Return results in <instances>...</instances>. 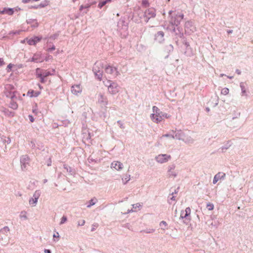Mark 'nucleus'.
<instances>
[{
    "label": "nucleus",
    "instance_id": "28",
    "mask_svg": "<svg viewBox=\"0 0 253 253\" xmlns=\"http://www.w3.org/2000/svg\"><path fill=\"white\" fill-rule=\"evenodd\" d=\"M161 114H162V121L164 119V118H166V119H168L170 117V115L167 114V113H163V112H161Z\"/></svg>",
    "mask_w": 253,
    "mask_h": 253
},
{
    "label": "nucleus",
    "instance_id": "6",
    "mask_svg": "<svg viewBox=\"0 0 253 253\" xmlns=\"http://www.w3.org/2000/svg\"><path fill=\"white\" fill-rule=\"evenodd\" d=\"M171 157L169 155L167 154H160L156 157V161L160 163H164L168 162Z\"/></svg>",
    "mask_w": 253,
    "mask_h": 253
},
{
    "label": "nucleus",
    "instance_id": "58",
    "mask_svg": "<svg viewBox=\"0 0 253 253\" xmlns=\"http://www.w3.org/2000/svg\"><path fill=\"white\" fill-rule=\"evenodd\" d=\"M101 97L103 98V96L102 95H100Z\"/></svg>",
    "mask_w": 253,
    "mask_h": 253
},
{
    "label": "nucleus",
    "instance_id": "44",
    "mask_svg": "<svg viewBox=\"0 0 253 253\" xmlns=\"http://www.w3.org/2000/svg\"><path fill=\"white\" fill-rule=\"evenodd\" d=\"M47 4H48V3H47V1H45V3H44V4H41L40 5V6L41 7H44L45 6L47 5Z\"/></svg>",
    "mask_w": 253,
    "mask_h": 253
},
{
    "label": "nucleus",
    "instance_id": "51",
    "mask_svg": "<svg viewBox=\"0 0 253 253\" xmlns=\"http://www.w3.org/2000/svg\"><path fill=\"white\" fill-rule=\"evenodd\" d=\"M209 208H208V210H210V211H211V210H212L213 209V207H208Z\"/></svg>",
    "mask_w": 253,
    "mask_h": 253
},
{
    "label": "nucleus",
    "instance_id": "8",
    "mask_svg": "<svg viewBox=\"0 0 253 253\" xmlns=\"http://www.w3.org/2000/svg\"><path fill=\"white\" fill-rule=\"evenodd\" d=\"M71 92L76 95H78L82 92V87L81 84H75L71 87Z\"/></svg>",
    "mask_w": 253,
    "mask_h": 253
},
{
    "label": "nucleus",
    "instance_id": "37",
    "mask_svg": "<svg viewBox=\"0 0 253 253\" xmlns=\"http://www.w3.org/2000/svg\"><path fill=\"white\" fill-rule=\"evenodd\" d=\"M142 4L145 7L149 5V3L147 0H143L142 2Z\"/></svg>",
    "mask_w": 253,
    "mask_h": 253
},
{
    "label": "nucleus",
    "instance_id": "25",
    "mask_svg": "<svg viewBox=\"0 0 253 253\" xmlns=\"http://www.w3.org/2000/svg\"><path fill=\"white\" fill-rule=\"evenodd\" d=\"M67 220V218L66 216L63 215V217L61 219V221L60 222V225H62L65 223Z\"/></svg>",
    "mask_w": 253,
    "mask_h": 253
},
{
    "label": "nucleus",
    "instance_id": "29",
    "mask_svg": "<svg viewBox=\"0 0 253 253\" xmlns=\"http://www.w3.org/2000/svg\"><path fill=\"white\" fill-rule=\"evenodd\" d=\"M53 237L54 238L57 239V240L54 239V240L55 241H58L59 240V233L58 232H55V233H54V234L53 235Z\"/></svg>",
    "mask_w": 253,
    "mask_h": 253
},
{
    "label": "nucleus",
    "instance_id": "57",
    "mask_svg": "<svg viewBox=\"0 0 253 253\" xmlns=\"http://www.w3.org/2000/svg\"><path fill=\"white\" fill-rule=\"evenodd\" d=\"M164 136H169V135H168V134H166V135H165Z\"/></svg>",
    "mask_w": 253,
    "mask_h": 253
},
{
    "label": "nucleus",
    "instance_id": "10",
    "mask_svg": "<svg viewBox=\"0 0 253 253\" xmlns=\"http://www.w3.org/2000/svg\"><path fill=\"white\" fill-rule=\"evenodd\" d=\"M14 13V9L11 8H4L3 10L0 9V14H7L8 15H12Z\"/></svg>",
    "mask_w": 253,
    "mask_h": 253
},
{
    "label": "nucleus",
    "instance_id": "39",
    "mask_svg": "<svg viewBox=\"0 0 253 253\" xmlns=\"http://www.w3.org/2000/svg\"><path fill=\"white\" fill-rule=\"evenodd\" d=\"M219 224V222H215L214 223H211V225L214 226L215 228H217L218 227Z\"/></svg>",
    "mask_w": 253,
    "mask_h": 253
},
{
    "label": "nucleus",
    "instance_id": "34",
    "mask_svg": "<svg viewBox=\"0 0 253 253\" xmlns=\"http://www.w3.org/2000/svg\"><path fill=\"white\" fill-rule=\"evenodd\" d=\"M42 74V76L44 77V78H46V77L51 75L49 71H46Z\"/></svg>",
    "mask_w": 253,
    "mask_h": 253
},
{
    "label": "nucleus",
    "instance_id": "52",
    "mask_svg": "<svg viewBox=\"0 0 253 253\" xmlns=\"http://www.w3.org/2000/svg\"><path fill=\"white\" fill-rule=\"evenodd\" d=\"M170 200H173V201H174V200H175L174 197L173 196H172L171 197Z\"/></svg>",
    "mask_w": 253,
    "mask_h": 253
},
{
    "label": "nucleus",
    "instance_id": "59",
    "mask_svg": "<svg viewBox=\"0 0 253 253\" xmlns=\"http://www.w3.org/2000/svg\"><path fill=\"white\" fill-rule=\"evenodd\" d=\"M117 16H119V14H118H118H117Z\"/></svg>",
    "mask_w": 253,
    "mask_h": 253
},
{
    "label": "nucleus",
    "instance_id": "1",
    "mask_svg": "<svg viewBox=\"0 0 253 253\" xmlns=\"http://www.w3.org/2000/svg\"><path fill=\"white\" fill-rule=\"evenodd\" d=\"M104 84L108 87V91L111 94L114 95L119 92L120 87L116 83L109 80Z\"/></svg>",
    "mask_w": 253,
    "mask_h": 253
},
{
    "label": "nucleus",
    "instance_id": "16",
    "mask_svg": "<svg viewBox=\"0 0 253 253\" xmlns=\"http://www.w3.org/2000/svg\"><path fill=\"white\" fill-rule=\"evenodd\" d=\"M168 174L169 177H175L176 175V173L174 171V167H170L169 169Z\"/></svg>",
    "mask_w": 253,
    "mask_h": 253
},
{
    "label": "nucleus",
    "instance_id": "24",
    "mask_svg": "<svg viewBox=\"0 0 253 253\" xmlns=\"http://www.w3.org/2000/svg\"><path fill=\"white\" fill-rule=\"evenodd\" d=\"M20 217L24 219H27L26 212L24 211H21L20 214Z\"/></svg>",
    "mask_w": 253,
    "mask_h": 253
},
{
    "label": "nucleus",
    "instance_id": "43",
    "mask_svg": "<svg viewBox=\"0 0 253 253\" xmlns=\"http://www.w3.org/2000/svg\"><path fill=\"white\" fill-rule=\"evenodd\" d=\"M29 118L31 122H33L34 121V118L32 115H29Z\"/></svg>",
    "mask_w": 253,
    "mask_h": 253
},
{
    "label": "nucleus",
    "instance_id": "48",
    "mask_svg": "<svg viewBox=\"0 0 253 253\" xmlns=\"http://www.w3.org/2000/svg\"><path fill=\"white\" fill-rule=\"evenodd\" d=\"M95 225H92V227L91 228V231H93L95 230Z\"/></svg>",
    "mask_w": 253,
    "mask_h": 253
},
{
    "label": "nucleus",
    "instance_id": "54",
    "mask_svg": "<svg viewBox=\"0 0 253 253\" xmlns=\"http://www.w3.org/2000/svg\"><path fill=\"white\" fill-rule=\"evenodd\" d=\"M232 32V30H230V31H228V33L229 34L231 33Z\"/></svg>",
    "mask_w": 253,
    "mask_h": 253
},
{
    "label": "nucleus",
    "instance_id": "49",
    "mask_svg": "<svg viewBox=\"0 0 253 253\" xmlns=\"http://www.w3.org/2000/svg\"><path fill=\"white\" fill-rule=\"evenodd\" d=\"M14 9V11H18V10H20L21 9L20 8H18V7H16L15 8H13Z\"/></svg>",
    "mask_w": 253,
    "mask_h": 253
},
{
    "label": "nucleus",
    "instance_id": "60",
    "mask_svg": "<svg viewBox=\"0 0 253 253\" xmlns=\"http://www.w3.org/2000/svg\"><path fill=\"white\" fill-rule=\"evenodd\" d=\"M243 92H245V90H243Z\"/></svg>",
    "mask_w": 253,
    "mask_h": 253
},
{
    "label": "nucleus",
    "instance_id": "3",
    "mask_svg": "<svg viewBox=\"0 0 253 253\" xmlns=\"http://www.w3.org/2000/svg\"><path fill=\"white\" fill-rule=\"evenodd\" d=\"M42 39V38L41 37L34 36L31 38H26L24 39L22 41V42L24 43L27 42V43L30 45H35L38 42H40Z\"/></svg>",
    "mask_w": 253,
    "mask_h": 253
},
{
    "label": "nucleus",
    "instance_id": "33",
    "mask_svg": "<svg viewBox=\"0 0 253 253\" xmlns=\"http://www.w3.org/2000/svg\"><path fill=\"white\" fill-rule=\"evenodd\" d=\"M180 20L178 21V20H173L172 19L171 20V23L172 24V25H178L179 23H180Z\"/></svg>",
    "mask_w": 253,
    "mask_h": 253
},
{
    "label": "nucleus",
    "instance_id": "55",
    "mask_svg": "<svg viewBox=\"0 0 253 253\" xmlns=\"http://www.w3.org/2000/svg\"><path fill=\"white\" fill-rule=\"evenodd\" d=\"M105 1H107V2H111L112 1V0H106Z\"/></svg>",
    "mask_w": 253,
    "mask_h": 253
},
{
    "label": "nucleus",
    "instance_id": "36",
    "mask_svg": "<svg viewBox=\"0 0 253 253\" xmlns=\"http://www.w3.org/2000/svg\"><path fill=\"white\" fill-rule=\"evenodd\" d=\"M185 212H184V211H181V213H180V217H181V218H188V217H187V216H186V215H185Z\"/></svg>",
    "mask_w": 253,
    "mask_h": 253
},
{
    "label": "nucleus",
    "instance_id": "38",
    "mask_svg": "<svg viewBox=\"0 0 253 253\" xmlns=\"http://www.w3.org/2000/svg\"><path fill=\"white\" fill-rule=\"evenodd\" d=\"M85 224V220H82L81 221H79L78 223V226H83Z\"/></svg>",
    "mask_w": 253,
    "mask_h": 253
},
{
    "label": "nucleus",
    "instance_id": "50",
    "mask_svg": "<svg viewBox=\"0 0 253 253\" xmlns=\"http://www.w3.org/2000/svg\"><path fill=\"white\" fill-rule=\"evenodd\" d=\"M125 227H126V228H128V229H130V228H129V224H128V223H127V224H126L125 225Z\"/></svg>",
    "mask_w": 253,
    "mask_h": 253
},
{
    "label": "nucleus",
    "instance_id": "46",
    "mask_svg": "<svg viewBox=\"0 0 253 253\" xmlns=\"http://www.w3.org/2000/svg\"><path fill=\"white\" fill-rule=\"evenodd\" d=\"M44 252V253H51V251L48 249H45Z\"/></svg>",
    "mask_w": 253,
    "mask_h": 253
},
{
    "label": "nucleus",
    "instance_id": "4",
    "mask_svg": "<svg viewBox=\"0 0 253 253\" xmlns=\"http://www.w3.org/2000/svg\"><path fill=\"white\" fill-rule=\"evenodd\" d=\"M5 89L6 92H7L9 94H6L7 96H8L11 98H13L16 95V91L15 90L14 86L10 84H7L5 86Z\"/></svg>",
    "mask_w": 253,
    "mask_h": 253
},
{
    "label": "nucleus",
    "instance_id": "45",
    "mask_svg": "<svg viewBox=\"0 0 253 253\" xmlns=\"http://www.w3.org/2000/svg\"><path fill=\"white\" fill-rule=\"evenodd\" d=\"M178 18H180V20L183 19V17H184V15L183 14H181V15H177L176 16Z\"/></svg>",
    "mask_w": 253,
    "mask_h": 253
},
{
    "label": "nucleus",
    "instance_id": "9",
    "mask_svg": "<svg viewBox=\"0 0 253 253\" xmlns=\"http://www.w3.org/2000/svg\"><path fill=\"white\" fill-rule=\"evenodd\" d=\"M31 61L35 62H42V53L40 52L35 53L31 59Z\"/></svg>",
    "mask_w": 253,
    "mask_h": 253
},
{
    "label": "nucleus",
    "instance_id": "47",
    "mask_svg": "<svg viewBox=\"0 0 253 253\" xmlns=\"http://www.w3.org/2000/svg\"><path fill=\"white\" fill-rule=\"evenodd\" d=\"M31 0H22V2L26 3H28V2H30Z\"/></svg>",
    "mask_w": 253,
    "mask_h": 253
},
{
    "label": "nucleus",
    "instance_id": "31",
    "mask_svg": "<svg viewBox=\"0 0 253 253\" xmlns=\"http://www.w3.org/2000/svg\"><path fill=\"white\" fill-rule=\"evenodd\" d=\"M107 3V1H103L102 2H100L98 4V7L100 8H101L104 5H105Z\"/></svg>",
    "mask_w": 253,
    "mask_h": 253
},
{
    "label": "nucleus",
    "instance_id": "19",
    "mask_svg": "<svg viewBox=\"0 0 253 253\" xmlns=\"http://www.w3.org/2000/svg\"><path fill=\"white\" fill-rule=\"evenodd\" d=\"M168 224L167 222L165 221H162L160 223V226L161 228V229L165 230L167 228Z\"/></svg>",
    "mask_w": 253,
    "mask_h": 253
},
{
    "label": "nucleus",
    "instance_id": "61",
    "mask_svg": "<svg viewBox=\"0 0 253 253\" xmlns=\"http://www.w3.org/2000/svg\"><path fill=\"white\" fill-rule=\"evenodd\" d=\"M238 209H240V207H238Z\"/></svg>",
    "mask_w": 253,
    "mask_h": 253
},
{
    "label": "nucleus",
    "instance_id": "12",
    "mask_svg": "<svg viewBox=\"0 0 253 253\" xmlns=\"http://www.w3.org/2000/svg\"><path fill=\"white\" fill-rule=\"evenodd\" d=\"M225 176V174L222 172H218L216 174L214 177L213 183L215 184L219 179L224 178Z\"/></svg>",
    "mask_w": 253,
    "mask_h": 253
},
{
    "label": "nucleus",
    "instance_id": "22",
    "mask_svg": "<svg viewBox=\"0 0 253 253\" xmlns=\"http://www.w3.org/2000/svg\"><path fill=\"white\" fill-rule=\"evenodd\" d=\"M229 89L226 87L222 88L221 91V94H222L224 95L228 94L229 93Z\"/></svg>",
    "mask_w": 253,
    "mask_h": 253
},
{
    "label": "nucleus",
    "instance_id": "41",
    "mask_svg": "<svg viewBox=\"0 0 253 253\" xmlns=\"http://www.w3.org/2000/svg\"><path fill=\"white\" fill-rule=\"evenodd\" d=\"M11 107L15 109L17 108L18 105L16 103H13L11 104Z\"/></svg>",
    "mask_w": 253,
    "mask_h": 253
},
{
    "label": "nucleus",
    "instance_id": "7",
    "mask_svg": "<svg viewBox=\"0 0 253 253\" xmlns=\"http://www.w3.org/2000/svg\"><path fill=\"white\" fill-rule=\"evenodd\" d=\"M111 168L116 170L120 171L123 169L124 166L121 162L115 161L111 163Z\"/></svg>",
    "mask_w": 253,
    "mask_h": 253
},
{
    "label": "nucleus",
    "instance_id": "23",
    "mask_svg": "<svg viewBox=\"0 0 253 253\" xmlns=\"http://www.w3.org/2000/svg\"><path fill=\"white\" fill-rule=\"evenodd\" d=\"M185 212V215L187 216V217L190 216V213H191V209L189 207H187L186 208L185 211H184Z\"/></svg>",
    "mask_w": 253,
    "mask_h": 253
},
{
    "label": "nucleus",
    "instance_id": "30",
    "mask_svg": "<svg viewBox=\"0 0 253 253\" xmlns=\"http://www.w3.org/2000/svg\"><path fill=\"white\" fill-rule=\"evenodd\" d=\"M97 199L95 198L92 199L90 201V205L89 206H93L97 202Z\"/></svg>",
    "mask_w": 253,
    "mask_h": 253
},
{
    "label": "nucleus",
    "instance_id": "11",
    "mask_svg": "<svg viewBox=\"0 0 253 253\" xmlns=\"http://www.w3.org/2000/svg\"><path fill=\"white\" fill-rule=\"evenodd\" d=\"M40 197V193L39 192L36 191L34 195L33 198L29 200V204L30 205H34L37 203L38 199Z\"/></svg>",
    "mask_w": 253,
    "mask_h": 253
},
{
    "label": "nucleus",
    "instance_id": "17",
    "mask_svg": "<svg viewBox=\"0 0 253 253\" xmlns=\"http://www.w3.org/2000/svg\"><path fill=\"white\" fill-rule=\"evenodd\" d=\"M10 229L8 226H4L3 228L0 229V233L4 235L5 236L7 235L8 233L9 232Z\"/></svg>",
    "mask_w": 253,
    "mask_h": 253
},
{
    "label": "nucleus",
    "instance_id": "15",
    "mask_svg": "<svg viewBox=\"0 0 253 253\" xmlns=\"http://www.w3.org/2000/svg\"><path fill=\"white\" fill-rule=\"evenodd\" d=\"M36 75L38 78H40V81L41 83H44L45 82V78L42 76L41 70L39 68L36 70Z\"/></svg>",
    "mask_w": 253,
    "mask_h": 253
},
{
    "label": "nucleus",
    "instance_id": "42",
    "mask_svg": "<svg viewBox=\"0 0 253 253\" xmlns=\"http://www.w3.org/2000/svg\"><path fill=\"white\" fill-rule=\"evenodd\" d=\"M4 64V62L2 58H0V66H2Z\"/></svg>",
    "mask_w": 253,
    "mask_h": 253
},
{
    "label": "nucleus",
    "instance_id": "27",
    "mask_svg": "<svg viewBox=\"0 0 253 253\" xmlns=\"http://www.w3.org/2000/svg\"><path fill=\"white\" fill-rule=\"evenodd\" d=\"M96 78L99 81H101L102 78V74L101 73H95Z\"/></svg>",
    "mask_w": 253,
    "mask_h": 253
},
{
    "label": "nucleus",
    "instance_id": "40",
    "mask_svg": "<svg viewBox=\"0 0 253 253\" xmlns=\"http://www.w3.org/2000/svg\"><path fill=\"white\" fill-rule=\"evenodd\" d=\"M158 36H160L162 37H163L164 36V33L163 31H159L157 33Z\"/></svg>",
    "mask_w": 253,
    "mask_h": 253
},
{
    "label": "nucleus",
    "instance_id": "2",
    "mask_svg": "<svg viewBox=\"0 0 253 253\" xmlns=\"http://www.w3.org/2000/svg\"><path fill=\"white\" fill-rule=\"evenodd\" d=\"M153 113L151 115V120L156 123L162 121V114L160 109L156 106L153 107Z\"/></svg>",
    "mask_w": 253,
    "mask_h": 253
},
{
    "label": "nucleus",
    "instance_id": "5",
    "mask_svg": "<svg viewBox=\"0 0 253 253\" xmlns=\"http://www.w3.org/2000/svg\"><path fill=\"white\" fill-rule=\"evenodd\" d=\"M105 72L114 77H116L119 74L117 68L109 65L105 67Z\"/></svg>",
    "mask_w": 253,
    "mask_h": 253
},
{
    "label": "nucleus",
    "instance_id": "18",
    "mask_svg": "<svg viewBox=\"0 0 253 253\" xmlns=\"http://www.w3.org/2000/svg\"><path fill=\"white\" fill-rule=\"evenodd\" d=\"M130 179V175L126 174L122 177V180L124 184H126Z\"/></svg>",
    "mask_w": 253,
    "mask_h": 253
},
{
    "label": "nucleus",
    "instance_id": "53",
    "mask_svg": "<svg viewBox=\"0 0 253 253\" xmlns=\"http://www.w3.org/2000/svg\"><path fill=\"white\" fill-rule=\"evenodd\" d=\"M39 86L41 89L42 88V87L40 84H39Z\"/></svg>",
    "mask_w": 253,
    "mask_h": 253
},
{
    "label": "nucleus",
    "instance_id": "21",
    "mask_svg": "<svg viewBox=\"0 0 253 253\" xmlns=\"http://www.w3.org/2000/svg\"><path fill=\"white\" fill-rule=\"evenodd\" d=\"M154 231H155V229L149 228V229H146L145 230H141L140 232L141 233L143 232V233H152L154 232Z\"/></svg>",
    "mask_w": 253,
    "mask_h": 253
},
{
    "label": "nucleus",
    "instance_id": "26",
    "mask_svg": "<svg viewBox=\"0 0 253 253\" xmlns=\"http://www.w3.org/2000/svg\"><path fill=\"white\" fill-rule=\"evenodd\" d=\"M91 4H86V5H82L80 7V11H82L83 10L84 8H88L90 6Z\"/></svg>",
    "mask_w": 253,
    "mask_h": 253
},
{
    "label": "nucleus",
    "instance_id": "32",
    "mask_svg": "<svg viewBox=\"0 0 253 253\" xmlns=\"http://www.w3.org/2000/svg\"><path fill=\"white\" fill-rule=\"evenodd\" d=\"M55 49V47L54 45H52L51 47H49L46 49V51L50 52Z\"/></svg>",
    "mask_w": 253,
    "mask_h": 253
},
{
    "label": "nucleus",
    "instance_id": "14",
    "mask_svg": "<svg viewBox=\"0 0 253 253\" xmlns=\"http://www.w3.org/2000/svg\"><path fill=\"white\" fill-rule=\"evenodd\" d=\"M146 14L149 16V18H153L156 16L155 10L153 8H149L147 9L146 12Z\"/></svg>",
    "mask_w": 253,
    "mask_h": 253
},
{
    "label": "nucleus",
    "instance_id": "20",
    "mask_svg": "<svg viewBox=\"0 0 253 253\" xmlns=\"http://www.w3.org/2000/svg\"><path fill=\"white\" fill-rule=\"evenodd\" d=\"M139 208V207H137V206L133 207V208L131 210L128 209L126 212H123L122 211L121 212L123 214H126V213H128L130 212L135 211H136V209Z\"/></svg>",
    "mask_w": 253,
    "mask_h": 253
},
{
    "label": "nucleus",
    "instance_id": "13",
    "mask_svg": "<svg viewBox=\"0 0 253 253\" xmlns=\"http://www.w3.org/2000/svg\"><path fill=\"white\" fill-rule=\"evenodd\" d=\"M40 94H41V92H40V91H35L34 90L30 89L28 91L27 95L28 96H29L30 97H37Z\"/></svg>",
    "mask_w": 253,
    "mask_h": 253
},
{
    "label": "nucleus",
    "instance_id": "56",
    "mask_svg": "<svg viewBox=\"0 0 253 253\" xmlns=\"http://www.w3.org/2000/svg\"><path fill=\"white\" fill-rule=\"evenodd\" d=\"M238 74H240V72L239 70H237L236 71Z\"/></svg>",
    "mask_w": 253,
    "mask_h": 253
},
{
    "label": "nucleus",
    "instance_id": "35",
    "mask_svg": "<svg viewBox=\"0 0 253 253\" xmlns=\"http://www.w3.org/2000/svg\"><path fill=\"white\" fill-rule=\"evenodd\" d=\"M13 66V65L11 63L8 64V66H7V68H6L7 72H9L11 71V68H12Z\"/></svg>",
    "mask_w": 253,
    "mask_h": 253
}]
</instances>
